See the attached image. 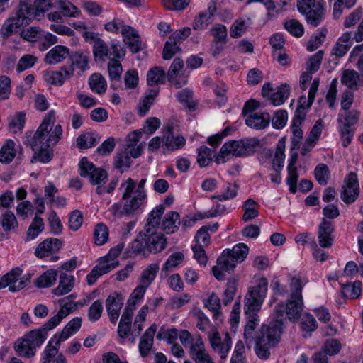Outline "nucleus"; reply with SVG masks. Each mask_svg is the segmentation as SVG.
Wrapping results in <instances>:
<instances>
[{
	"instance_id": "obj_1",
	"label": "nucleus",
	"mask_w": 363,
	"mask_h": 363,
	"mask_svg": "<svg viewBox=\"0 0 363 363\" xmlns=\"http://www.w3.org/2000/svg\"><path fill=\"white\" fill-rule=\"evenodd\" d=\"M55 121V112L51 110L46 114L29 141L34 152L30 160L31 163H48L52 160L53 151L50 146L56 145L62 135V128L60 125H56L53 128Z\"/></svg>"
},
{
	"instance_id": "obj_2",
	"label": "nucleus",
	"mask_w": 363,
	"mask_h": 363,
	"mask_svg": "<svg viewBox=\"0 0 363 363\" xmlns=\"http://www.w3.org/2000/svg\"><path fill=\"white\" fill-rule=\"evenodd\" d=\"M52 6V0H21L18 9L4 23L1 30L8 37L21 26L28 25Z\"/></svg>"
},
{
	"instance_id": "obj_3",
	"label": "nucleus",
	"mask_w": 363,
	"mask_h": 363,
	"mask_svg": "<svg viewBox=\"0 0 363 363\" xmlns=\"http://www.w3.org/2000/svg\"><path fill=\"white\" fill-rule=\"evenodd\" d=\"M268 282L267 279L261 278L256 281L255 285L250 286L245 298L244 310L247 316V324L245 327L244 336L247 340H252L253 333L259 325L257 312L267 295Z\"/></svg>"
},
{
	"instance_id": "obj_4",
	"label": "nucleus",
	"mask_w": 363,
	"mask_h": 363,
	"mask_svg": "<svg viewBox=\"0 0 363 363\" xmlns=\"http://www.w3.org/2000/svg\"><path fill=\"white\" fill-rule=\"evenodd\" d=\"M282 330L283 323L279 320L262 326L255 346V353L259 359H267L270 357V350L280 342Z\"/></svg>"
},
{
	"instance_id": "obj_5",
	"label": "nucleus",
	"mask_w": 363,
	"mask_h": 363,
	"mask_svg": "<svg viewBox=\"0 0 363 363\" xmlns=\"http://www.w3.org/2000/svg\"><path fill=\"white\" fill-rule=\"evenodd\" d=\"M163 206H157L149 215L145 230V247L149 252L157 253L166 247L167 240L162 233H156L155 228L160 223V218L164 213Z\"/></svg>"
},
{
	"instance_id": "obj_6",
	"label": "nucleus",
	"mask_w": 363,
	"mask_h": 363,
	"mask_svg": "<svg viewBox=\"0 0 363 363\" xmlns=\"http://www.w3.org/2000/svg\"><path fill=\"white\" fill-rule=\"evenodd\" d=\"M259 144V140L257 138L228 141L221 147L215 162L220 164L230 160L231 157H243L252 154Z\"/></svg>"
},
{
	"instance_id": "obj_7",
	"label": "nucleus",
	"mask_w": 363,
	"mask_h": 363,
	"mask_svg": "<svg viewBox=\"0 0 363 363\" xmlns=\"http://www.w3.org/2000/svg\"><path fill=\"white\" fill-rule=\"evenodd\" d=\"M47 338V331L43 328L33 330L26 333L21 340L15 343V350L22 357L30 358L36 352V347H40Z\"/></svg>"
},
{
	"instance_id": "obj_8",
	"label": "nucleus",
	"mask_w": 363,
	"mask_h": 363,
	"mask_svg": "<svg viewBox=\"0 0 363 363\" xmlns=\"http://www.w3.org/2000/svg\"><path fill=\"white\" fill-rule=\"evenodd\" d=\"M297 9L313 27L318 26L323 21L325 9L320 0H297Z\"/></svg>"
},
{
	"instance_id": "obj_9",
	"label": "nucleus",
	"mask_w": 363,
	"mask_h": 363,
	"mask_svg": "<svg viewBox=\"0 0 363 363\" xmlns=\"http://www.w3.org/2000/svg\"><path fill=\"white\" fill-rule=\"evenodd\" d=\"M352 39L357 43L363 40V19L354 33L353 38L351 32H345L339 38L332 50V53L339 57L344 56L352 46Z\"/></svg>"
},
{
	"instance_id": "obj_10",
	"label": "nucleus",
	"mask_w": 363,
	"mask_h": 363,
	"mask_svg": "<svg viewBox=\"0 0 363 363\" xmlns=\"http://www.w3.org/2000/svg\"><path fill=\"white\" fill-rule=\"evenodd\" d=\"M303 298H292L291 297L287 301L286 306L283 304H279L276 306L274 313V318L272 321L277 320H281L282 318L286 313L289 320H297L301 315L303 310ZM284 324V323H282Z\"/></svg>"
},
{
	"instance_id": "obj_11",
	"label": "nucleus",
	"mask_w": 363,
	"mask_h": 363,
	"mask_svg": "<svg viewBox=\"0 0 363 363\" xmlns=\"http://www.w3.org/2000/svg\"><path fill=\"white\" fill-rule=\"evenodd\" d=\"M360 188L357 175L354 172H350L343 180V184L340 191V198L346 203H352L356 201L359 196Z\"/></svg>"
},
{
	"instance_id": "obj_12",
	"label": "nucleus",
	"mask_w": 363,
	"mask_h": 363,
	"mask_svg": "<svg viewBox=\"0 0 363 363\" xmlns=\"http://www.w3.org/2000/svg\"><path fill=\"white\" fill-rule=\"evenodd\" d=\"M240 263L235 259L230 251L226 249L223 251L217 259V264L212 268L213 276L219 281L225 279L224 272L230 273L233 272L236 265Z\"/></svg>"
},
{
	"instance_id": "obj_13",
	"label": "nucleus",
	"mask_w": 363,
	"mask_h": 363,
	"mask_svg": "<svg viewBox=\"0 0 363 363\" xmlns=\"http://www.w3.org/2000/svg\"><path fill=\"white\" fill-rule=\"evenodd\" d=\"M80 175L89 177L92 184H100L107 178V173L101 168H96L86 157L79 162Z\"/></svg>"
},
{
	"instance_id": "obj_14",
	"label": "nucleus",
	"mask_w": 363,
	"mask_h": 363,
	"mask_svg": "<svg viewBox=\"0 0 363 363\" xmlns=\"http://www.w3.org/2000/svg\"><path fill=\"white\" fill-rule=\"evenodd\" d=\"M120 190L122 191L123 200H126L130 204H142L145 201L146 196L139 198L137 195L136 182L131 178H128L121 184Z\"/></svg>"
},
{
	"instance_id": "obj_15",
	"label": "nucleus",
	"mask_w": 363,
	"mask_h": 363,
	"mask_svg": "<svg viewBox=\"0 0 363 363\" xmlns=\"http://www.w3.org/2000/svg\"><path fill=\"white\" fill-rule=\"evenodd\" d=\"M123 305V298L116 292L111 294L106 300V308L112 323H116L122 306Z\"/></svg>"
},
{
	"instance_id": "obj_16",
	"label": "nucleus",
	"mask_w": 363,
	"mask_h": 363,
	"mask_svg": "<svg viewBox=\"0 0 363 363\" xmlns=\"http://www.w3.org/2000/svg\"><path fill=\"white\" fill-rule=\"evenodd\" d=\"M174 128L168 125L163 129L164 145L169 150L174 151L182 148L186 144V140L182 136H174Z\"/></svg>"
},
{
	"instance_id": "obj_17",
	"label": "nucleus",
	"mask_w": 363,
	"mask_h": 363,
	"mask_svg": "<svg viewBox=\"0 0 363 363\" xmlns=\"http://www.w3.org/2000/svg\"><path fill=\"white\" fill-rule=\"evenodd\" d=\"M334 228L330 221H327L325 219L319 225L318 240L319 245L323 248H330L333 243V233Z\"/></svg>"
},
{
	"instance_id": "obj_18",
	"label": "nucleus",
	"mask_w": 363,
	"mask_h": 363,
	"mask_svg": "<svg viewBox=\"0 0 363 363\" xmlns=\"http://www.w3.org/2000/svg\"><path fill=\"white\" fill-rule=\"evenodd\" d=\"M62 247V242L57 238L46 239L40 242L35 250V255L38 258H44L57 252Z\"/></svg>"
},
{
	"instance_id": "obj_19",
	"label": "nucleus",
	"mask_w": 363,
	"mask_h": 363,
	"mask_svg": "<svg viewBox=\"0 0 363 363\" xmlns=\"http://www.w3.org/2000/svg\"><path fill=\"white\" fill-rule=\"evenodd\" d=\"M54 339L50 340L45 347L42 358V363H67L65 356L59 353V347L53 345Z\"/></svg>"
},
{
	"instance_id": "obj_20",
	"label": "nucleus",
	"mask_w": 363,
	"mask_h": 363,
	"mask_svg": "<svg viewBox=\"0 0 363 363\" xmlns=\"http://www.w3.org/2000/svg\"><path fill=\"white\" fill-rule=\"evenodd\" d=\"M124 43L133 52H138L141 50L140 36L135 28L126 26L121 31Z\"/></svg>"
},
{
	"instance_id": "obj_21",
	"label": "nucleus",
	"mask_w": 363,
	"mask_h": 363,
	"mask_svg": "<svg viewBox=\"0 0 363 363\" xmlns=\"http://www.w3.org/2000/svg\"><path fill=\"white\" fill-rule=\"evenodd\" d=\"M271 121V116L267 112H256L247 116L245 123L254 129H264L267 128Z\"/></svg>"
},
{
	"instance_id": "obj_22",
	"label": "nucleus",
	"mask_w": 363,
	"mask_h": 363,
	"mask_svg": "<svg viewBox=\"0 0 363 363\" xmlns=\"http://www.w3.org/2000/svg\"><path fill=\"white\" fill-rule=\"evenodd\" d=\"M155 332L156 325L153 324L146 330L145 333L140 337L138 349L141 357H145L150 353L153 345Z\"/></svg>"
},
{
	"instance_id": "obj_23",
	"label": "nucleus",
	"mask_w": 363,
	"mask_h": 363,
	"mask_svg": "<svg viewBox=\"0 0 363 363\" xmlns=\"http://www.w3.org/2000/svg\"><path fill=\"white\" fill-rule=\"evenodd\" d=\"M190 356L195 363H215L205 349L203 341L198 340L189 351Z\"/></svg>"
},
{
	"instance_id": "obj_24",
	"label": "nucleus",
	"mask_w": 363,
	"mask_h": 363,
	"mask_svg": "<svg viewBox=\"0 0 363 363\" xmlns=\"http://www.w3.org/2000/svg\"><path fill=\"white\" fill-rule=\"evenodd\" d=\"M73 67L79 69L84 72L89 69L90 52L84 50H79L69 55Z\"/></svg>"
},
{
	"instance_id": "obj_25",
	"label": "nucleus",
	"mask_w": 363,
	"mask_h": 363,
	"mask_svg": "<svg viewBox=\"0 0 363 363\" xmlns=\"http://www.w3.org/2000/svg\"><path fill=\"white\" fill-rule=\"evenodd\" d=\"M69 55V50L67 47L55 45L47 52L45 62L48 65H56L62 62Z\"/></svg>"
},
{
	"instance_id": "obj_26",
	"label": "nucleus",
	"mask_w": 363,
	"mask_h": 363,
	"mask_svg": "<svg viewBox=\"0 0 363 363\" xmlns=\"http://www.w3.org/2000/svg\"><path fill=\"white\" fill-rule=\"evenodd\" d=\"M218 223H209L202 226L196 233L195 240L196 245L207 247L211 244L210 233H215L218 228Z\"/></svg>"
},
{
	"instance_id": "obj_27",
	"label": "nucleus",
	"mask_w": 363,
	"mask_h": 363,
	"mask_svg": "<svg viewBox=\"0 0 363 363\" xmlns=\"http://www.w3.org/2000/svg\"><path fill=\"white\" fill-rule=\"evenodd\" d=\"M74 286V277L66 273H61L58 286L52 289L54 295L61 296L68 294L72 291Z\"/></svg>"
},
{
	"instance_id": "obj_28",
	"label": "nucleus",
	"mask_w": 363,
	"mask_h": 363,
	"mask_svg": "<svg viewBox=\"0 0 363 363\" xmlns=\"http://www.w3.org/2000/svg\"><path fill=\"white\" fill-rule=\"evenodd\" d=\"M21 269L16 268L10 271L6 275H10L8 277L9 282V290L11 291H17L23 289L28 284V279L19 278L21 274Z\"/></svg>"
},
{
	"instance_id": "obj_29",
	"label": "nucleus",
	"mask_w": 363,
	"mask_h": 363,
	"mask_svg": "<svg viewBox=\"0 0 363 363\" xmlns=\"http://www.w3.org/2000/svg\"><path fill=\"white\" fill-rule=\"evenodd\" d=\"M72 310L70 303L63 305L58 313L52 317L43 326H42L47 332L55 328L63 318L67 317Z\"/></svg>"
},
{
	"instance_id": "obj_30",
	"label": "nucleus",
	"mask_w": 363,
	"mask_h": 363,
	"mask_svg": "<svg viewBox=\"0 0 363 363\" xmlns=\"http://www.w3.org/2000/svg\"><path fill=\"white\" fill-rule=\"evenodd\" d=\"M72 310L70 303L63 305L58 313L52 317L43 326H42L47 332L55 328L63 318L67 317Z\"/></svg>"
},
{
	"instance_id": "obj_31",
	"label": "nucleus",
	"mask_w": 363,
	"mask_h": 363,
	"mask_svg": "<svg viewBox=\"0 0 363 363\" xmlns=\"http://www.w3.org/2000/svg\"><path fill=\"white\" fill-rule=\"evenodd\" d=\"M72 310L70 303L63 305L58 313L52 317L43 326H42L47 332L55 328L63 318L67 317Z\"/></svg>"
},
{
	"instance_id": "obj_32",
	"label": "nucleus",
	"mask_w": 363,
	"mask_h": 363,
	"mask_svg": "<svg viewBox=\"0 0 363 363\" xmlns=\"http://www.w3.org/2000/svg\"><path fill=\"white\" fill-rule=\"evenodd\" d=\"M57 270L50 269L45 271L35 280V285L38 288H49L56 282Z\"/></svg>"
},
{
	"instance_id": "obj_33",
	"label": "nucleus",
	"mask_w": 363,
	"mask_h": 363,
	"mask_svg": "<svg viewBox=\"0 0 363 363\" xmlns=\"http://www.w3.org/2000/svg\"><path fill=\"white\" fill-rule=\"evenodd\" d=\"M184 259V254L181 252L172 253L162 267L161 274L167 276L168 274L181 264Z\"/></svg>"
},
{
	"instance_id": "obj_34",
	"label": "nucleus",
	"mask_w": 363,
	"mask_h": 363,
	"mask_svg": "<svg viewBox=\"0 0 363 363\" xmlns=\"http://www.w3.org/2000/svg\"><path fill=\"white\" fill-rule=\"evenodd\" d=\"M360 77L357 72L354 69H345L342 72L341 83L350 89H357L359 86Z\"/></svg>"
},
{
	"instance_id": "obj_35",
	"label": "nucleus",
	"mask_w": 363,
	"mask_h": 363,
	"mask_svg": "<svg viewBox=\"0 0 363 363\" xmlns=\"http://www.w3.org/2000/svg\"><path fill=\"white\" fill-rule=\"evenodd\" d=\"M159 264L157 262L150 264L146 269H145L140 275V284L145 286V287H149V286L154 281L156 274L159 271Z\"/></svg>"
},
{
	"instance_id": "obj_36",
	"label": "nucleus",
	"mask_w": 363,
	"mask_h": 363,
	"mask_svg": "<svg viewBox=\"0 0 363 363\" xmlns=\"http://www.w3.org/2000/svg\"><path fill=\"white\" fill-rule=\"evenodd\" d=\"M15 143L8 140L0 150V162L9 164L16 156Z\"/></svg>"
},
{
	"instance_id": "obj_37",
	"label": "nucleus",
	"mask_w": 363,
	"mask_h": 363,
	"mask_svg": "<svg viewBox=\"0 0 363 363\" xmlns=\"http://www.w3.org/2000/svg\"><path fill=\"white\" fill-rule=\"evenodd\" d=\"M89 84L92 91L101 94L106 90V81L99 73L91 74L89 79Z\"/></svg>"
},
{
	"instance_id": "obj_38",
	"label": "nucleus",
	"mask_w": 363,
	"mask_h": 363,
	"mask_svg": "<svg viewBox=\"0 0 363 363\" xmlns=\"http://www.w3.org/2000/svg\"><path fill=\"white\" fill-rule=\"evenodd\" d=\"M251 23V20L247 18H238L233 23L230 34L232 38H237L242 36L246 31L248 26Z\"/></svg>"
},
{
	"instance_id": "obj_39",
	"label": "nucleus",
	"mask_w": 363,
	"mask_h": 363,
	"mask_svg": "<svg viewBox=\"0 0 363 363\" xmlns=\"http://www.w3.org/2000/svg\"><path fill=\"white\" fill-rule=\"evenodd\" d=\"M165 72L159 67L150 69L147 74V82L149 86H155L164 82Z\"/></svg>"
},
{
	"instance_id": "obj_40",
	"label": "nucleus",
	"mask_w": 363,
	"mask_h": 363,
	"mask_svg": "<svg viewBox=\"0 0 363 363\" xmlns=\"http://www.w3.org/2000/svg\"><path fill=\"white\" fill-rule=\"evenodd\" d=\"M99 139V136L95 133H86L77 138V144L79 148L87 149L94 146Z\"/></svg>"
},
{
	"instance_id": "obj_41",
	"label": "nucleus",
	"mask_w": 363,
	"mask_h": 363,
	"mask_svg": "<svg viewBox=\"0 0 363 363\" xmlns=\"http://www.w3.org/2000/svg\"><path fill=\"white\" fill-rule=\"evenodd\" d=\"M289 86L286 84H282L277 87L275 92L270 95L269 99L274 106L282 104L289 95Z\"/></svg>"
},
{
	"instance_id": "obj_42",
	"label": "nucleus",
	"mask_w": 363,
	"mask_h": 363,
	"mask_svg": "<svg viewBox=\"0 0 363 363\" xmlns=\"http://www.w3.org/2000/svg\"><path fill=\"white\" fill-rule=\"evenodd\" d=\"M345 114L339 113L337 121L342 126L349 127L357 123L359 118V112L357 110L345 111Z\"/></svg>"
},
{
	"instance_id": "obj_43",
	"label": "nucleus",
	"mask_w": 363,
	"mask_h": 363,
	"mask_svg": "<svg viewBox=\"0 0 363 363\" xmlns=\"http://www.w3.org/2000/svg\"><path fill=\"white\" fill-rule=\"evenodd\" d=\"M179 214L176 212H171L164 217L162 223V229L167 234L174 233L177 229V221L179 220Z\"/></svg>"
},
{
	"instance_id": "obj_44",
	"label": "nucleus",
	"mask_w": 363,
	"mask_h": 363,
	"mask_svg": "<svg viewBox=\"0 0 363 363\" xmlns=\"http://www.w3.org/2000/svg\"><path fill=\"white\" fill-rule=\"evenodd\" d=\"M108 238V228L102 223H98L94 228V242L97 245H101L106 243Z\"/></svg>"
},
{
	"instance_id": "obj_45",
	"label": "nucleus",
	"mask_w": 363,
	"mask_h": 363,
	"mask_svg": "<svg viewBox=\"0 0 363 363\" xmlns=\"http://www.w3.org/2000/svg\"><path fill=\"white\" fill-rule=\"evenodd\" d=\"M230 251V253L235 260L239 262H242L248 255L249 247L248 246L242 242L236 244L232 249H226Z\"/></svg>"
},
{
	"instance_id": "obj_46",
	"label": "nucleus",
	"mask_w": 363,
	"mask_h": 363,
	"mask_svg": "<svg viewBox=\"0 0 363 363\" xmlns=\"http://www.w3.org/2000/svg\"><path fill=\"white\" fill-rule=\"evenodd\" d=\"M138 206H111L109 211L114 218L130 216L137 210Z\"/></svg>"
},
{
	"instance_id": "obj_47",
	"label": "nucleus",
	"mask_w": 363,
	"mask_h": 363,
	"mask_svg": "<svg viewBox=\"0 0 363 363\" xmlns=\"http://www.w3.org/2000/svg\"><path fill=\"white\" fill-rule=\"evenodd\" d=\"M44 229V223L41 218L35 216L27 231V239H35Z\"/></svg>"
},
{
	"instance_id": "obj_48",
	"label": "nucleus",
	"mask_w": 363,
	"mask_h": 363,
	"mask_svg": "<svg viewBox=\"0 0 363 363\" xmlns=\"http://www.w3.org/2000/svg\"><path fill=\"white\" fill-rule=\"evenodd\" d=\"M1 224L5 232H9L18 227V221L13 213L6 211L1 218Z\"/></svg>"
},
{
	"instance_id": "obj_49",
	"label": "nucleus",
	"mask_w": 363,
	"mask_h": 363,
	"mask_svg": "<svg viewBox=\"0 0 363 363\" xmlns=\"http://www.w3.org/2000/svg\"><path fill=\"white\" fill-rule=\"evenodd\" d=\"M197 162L200 167H207L212 161L213 151L206 146H201L197 150Z\"/></svg>"
},
{
	"instance_id": "obj_50",
	"label": "nucleus",
	"mask_w": 363,
	"mask_h": 363,
	"mask_svg": "<svg viewBox=\"0 0 363 363\" xmlns=\"http://www.w3.org/2000/svg\"><path fill=\"white\" fill-rule=\"evenodd\" d=\"M314 176L316 181L320 185H326L330 178V170L325 164H319L314 170Z\"/></svg>"
},
{
	"instance_id": "obj_51",
	"label": "nucleus",
	"mask_w": 363,
	"mask_h": 363,
	"mask_svg": "<svg viewBox=\"0 0 363 363\" xmlns=\"http://www.w3.org/2000/svg\"><path fill=\"white\" fill-rule=\"evenodd\" d=\"M362 282L355 281L353 283H349L342 286L343 294L351 298H357L361 294Z\"/></svg>"
},
{
	"instance_id": "obj_52",
	"label": "nucleus",
	"mask_w": 363,
	"mask_h": 363,
	"mask_svg": "<svg viewBox=\"0 0 363 363\" xmlns=\"http://www.w3.org/2000/svg\"><path fill=\"white\" fill-rule=\"evenodd\" d=\"M204 306L208 310L213 312L214 319H217L220 315L219 311L220 308V298L214 293H213L204 302Z\"/></svg>"
},
{
	"instance_id": "obj_53",
	"label": "nucleus",
	"mask_w": 363,
	"mask_h": 363,
	"mask_svg": "<svg viewBox=\"0 0 363 363\" xmlns=\"http://www.w3.org/2000/svg\"><path fill=\"white\" fill-rule=\"evenodd\" d=\"M357 0H335L333 5V16L338 19L343 11V9H351L357 3Z\"/></svg>"
},
{
	"instance_id": "obj_54",
	"label": "nucleus",
	"mask_w": 363,
	"mask_h": 363,
	"mask_svg": "<svg viewBox=\"0 0 363 363\" xmlns=\"http://www.w3.org/2000/svg\"><path fill=\"white\" fill-rule=\"evenodd\" d=\"M211 33L214 37L213 43H226L227 28L225 26L216 24L211 28Z\"/></svg>"
},
{
	"instance_id": "obj_55",
	"label": "nucleus",
	"mask_w": 363,
	"mask_h": 363,
	"mask_svg": "<svg viewBox=\"0 0 363 363\" xmlns=\"http://www.w3.org/2000/svg\"><path fill=\"white\" fill-rule=\"evenodd\" d=\"M93 52L96 58L104 60V57H108L109 48L104 41L98 38L94 42Z\"/></svg>"
},
{
	"instance_id": "obj_56",
	"label": "nucleus",
	"mask_w": 363,
	"mask_h": 363,
	"mask_svg": "<svg viewBox=\"0 0 363 363\" xmlns=\"http://www.w3.org/2000/svg\"><path fill=\"white\" fill-rule=\"evenodd\" d=\"M284 28L295 37H301L303 35V25L296 19H291L284 23Z\"/></svg>"
},
{
	"instance_id": "obj_57",
	"label": "nucleus",
	"mask_w": 363,
	"mask_h": 363,
	"mask_svg": "<svg viewBox=\"0 0 363 363\" xmlns=\"http://www.w3.org/2000/svg\"><path fill=\"white\" fill-rule=\"evenodd\" d=\"M342 345L339 340L336 339H330L325 341L321 350L326 354L333 356L339 353Z\"/></svg>"
},
{
	"instance_id": "obj_58",
	"label": "nucleus",
	"mask_w": 363,
	"mask_h": 363,
	"mask_svg": "<svg viewBox=\"0 0 363 363\" xmlns=\"http://www.w3.org/2000/svg\"><path fill=\"white\" fill-rule=\"evenodd\" d=\"M26 116L23 112L17 113L10 119L9 127L13 133L21 131L25 125Z\"/></svg>"
},
{
	"instance_id": "obj_59",
	"label": "nucleus",
	"mask_w": 363,
	"mask_h": 363,
	"mask_svg": "<svg viewBox=\"0 0 363 363\" xmlns=\"http://www.w3.org/2000/svg\"><path fill=\"white\" fill-rule=\"evenodd\" d=\"M237 291V280L235 278L230 279L226 284V289L224 291L223 299L225 305H228L234 298Z\"/></svg>"
},
{
	"instance_id": "obj_60",
	"label": "nucleus",
	"mask_w": 363,
	"mask_h": 363,
	"mask_svg": "<svg viewBox=\"0 0 363 363\" xmlns=\"http://www.w3.org/2000/svg\"><path fill=\"white\" fill-rule=\"evenodd\" d=\"M230 363H246L245 348L242 341H238L234 349Z\"/></svg>"
},
{
	"instance_id": "obj_61",
	"label": "nucleus",
	"mask_w": 363,
	"mask_h": 363,
	"mask_svg": "<svg viewBox=\"0 0 363 363\" xmlns=\"http://www.w3.org/2000/svg\"><path fill=\"white\" fill-rule=\"evenodd\" d=\"M118 264L119 262L118 260L108 259L106 257H104L101 258L99 263L95 267L103 275L115 269Z\"/></svg>"
},
{
	"instance_id": "obj_62",
	"label": "nucleus",
	"mask_w": 363,
	"mask_h": 363,
	"mask_svg": "<svg viewBox=\"0 0 363 363\" xmlns=\"http://www.w3.org/2000/svg\"><path fill=\"white\" fill-rule=\"evenodd\" d=\"M231 338L230 335L226 333L223 338V342L215 347L213 350L220 355L221 359H225L231 347Z\"/></svg>"
},
{
	"instance_id": "obj_63",
	"label": "nucleus",
	"mask_w": 363,
	"mask_h": 363,
	"mask_svg": "<svg viewBox=\"0 0 363 363\" xmlns=\"http://www.w3.org/2000/svg\"><path fill=\"white\" fill-rule=\"evenodd\" d=\"M102 302L99 300L94 301L89 308L88 318L91 322L97 321L101 316L103 312Z\"/></svg>"
},
{
	"instance_id": "obj_64",
	"label": "nucleus",
	"mask_w": 363,
	"mask_h": 363,
	"mask_svg": "<svg viewBox=\"0 0 363 363\" xmlns=\"http://www.w3.org/2000/svg\"><path fill=\"white\" fill-rule=\"evenodd\" d=\"M212 18L206 12L200 13L194 19L193 28L196 30H203L211 23Z\"/></svg>"
}]
</instances>
